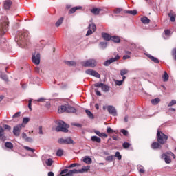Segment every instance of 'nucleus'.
I'll return each mask as SVG.
<instances>
[{
	"instance_id": "f257e3e1",
	"label": "nucleus",
	"mask_w": 176,
	"mask_h": 176,
	"mask_svg": "<svg viewBox=\"0 0 176 176\" xmlns=\"http://www.w3.org/2000/svg\"><path fill=\"white\" fill-rule=\"evenodd\" d=\"M8 28H9L8 17L2 16L0 20V38L2 35H5V33L8 31Z\"/></svg>"
},
{
	"instance_id": "f03ea898",
	"label": "nucleus",
	"mask_w": 176,
	"mask_h": 176,
	"mask_svg": "<svg viewBox=\"0 0 176 176\" xmlns=\"http://www.w3.org/2000/svg\"><path fill=\"white\" fill-rule=\"evenodd\" d=\"M25 41H28V32H19L18 35L15 38V41L16 42V43H20L21 45H22V43H24Z\"/></svg>"
},
{
	"instance_id": "7ed1b4c3",
	"label": "nucleus",
	"mask_w": 176,
	"mask_h": 176,
	"mask_svg": "<svg viewBox=\"0 0 176 176\" xmlns=\"http://www.w3.org/2000/svg\"><path fill=\"white\" fill-rule=\"evenodd\" d=\"M68 129H69V125L65 124L63 121H59L58 122V126L56 128V131H62L63 133H68Z\"/></svg>"
},
{
	"instance_id": "20e7f679",
	"label": "nucleus",
	"mask_w": 176,
	"mask_h": 176,
	"mask_svg": "<svg viewBox=\"0 0 176 176\" xmlns=\"http://www.w3.org/2000/svg\"><path fill=\"white\" fill-rule=\"evenodd\" d=\"M157 142L161 144V145L166 144V142H167V140H168V136H167L162 132H160V131H157Z\"/></svg>"
},
{
	"instance_id": "39448f33",
	"label": "nucleus",
	"mask_w": 176,
	"mask_h": 176,
	"mask_svg": "<svg viewBox=\"0 0 176 176\" xmlns=\"http://www.w3.org/2000/svg\"><path fill=\"white\" fill-rule=\"evenodd\" d=\"M170 156H172L173 159H175V155L171 151L162 154V159L164 160L165 163H166L167 164H170V163H171Z\"/></svg>"
},
{
	"instance_id": "423d86ee",
	"label": "nucleus",
	"mask_w": 176,
	"mask_h": 176,
	"mask_svg": "<svg viewBox=\"0 0 176 176\" xmlns=\"http://www.w3.org/2000/svg\"><path fill=\"white\" fill-rule=\"evenodd\" d=\"M82 67H89L90 68H94L97 66V60L96 59H89L82 62Z\"/></svg>"
},
{
	"instance_id": "0eeeda50",
	"label": "nucleus",
	"mask_w": 176,
	"mask_h": 176,
	"mask_svg": "<svg viewBox=\"0 0 176 176\" xmlns=\"http://www.w3.org/2000/svg\"><path fill=\"white\" fill-rule=\"evenodd\" d=\"M89 170H90V166H84L82 167V169L70 170L69 173V175H71V174H83V173H87Z\"/></svg>"
},
{
	"instance_id": "6e6552de",
	"label": "nucleus",
	"mask_w": 176,
	"mask_h": 176,
	"mask_svg": "<svg viewBox=\"0 0 176 176\" xmlns=\"http://www.w3.org/2000/svg\"><path fill=\"white\" fill-rule=\"evenodd\" d=\"M32 61L35 65H39L41 64V54L34 52L32 56Z\"/></svg>"
},
{
	"instance_id": "1a4fd4ad",
	"label": "nucleus",
	"mask_w": 176,
	"mask_h": 176,
	"mask_svg": "<svg viewBox=\"0 0 176 176\" xmlns=\"http://www.w3.org/2000/svg\"><path fill=\"white\" fill-rule=\"evenodd\" d=\"M24 127V124H19L14 126L13 128V134L16 137H19L20 135V132L21 131V129Z\"/></svg>"
},
{
	"instance_id": "9d476101",
	"label": "nucleus",
	"mask_w": 176,
	"mask_h": 176,
	"mask_svg": "<svg viewBox=\"0 0 176 176\" xmlns=\"http://www.w3.org/2000/svg\"><path fill=\"white\" fill-rule=\"evenodd\" d=\"M96 30L97 27L96 26V24H94V23H89L88 25V31L87 32L86 36H89V35H92L93 31L94 32H96Z\"/></svg>"
},
{
	"instance_id": "9b49d317",
	"label": "nucleus",
	"mask_w": 176,
	"mask_h": 176,
	"mask_svg": "<svg viewBox=\"0 0 176 176\" xmlns=\"http://www.w3.org/2000/svg\"><path fill=\"white\" fill-rule=\"evenodd\" d=\"M58 144H67L69 145L70 144H74V140L71 138H60L58 140Z\"/></svg>"
},
{
	"instance_id": "f8f14e48",
	"label": "nucleus",
	"mask_w": 176,
	"mask_h": 176,
	"mask_svg": "<svg viewBox=\"0 0 176 176\" xmlns=\"http://www.w3.org/2000/svg\"><path fill=\"white\" fill-rule=\"evenodd\" d=\"M85 74L87 75H91V76H94L95 78H101V76L98 74V72H97V71L93 70L91 69H87L85 71Z\"/></svg>"
},
{
	"instance_id": "ddd939ff",
	"label": "nucleus",
	"mask_w": 176,
	"mask_h": 176,
	"mask_svg": "<svg viewBox=\"0 0 176 176\" xmlns=\"http://www.w3.org/2000/svg\"><path fill=\"white\" fill-rule=\"evenodd\" d=\"M120 58V56L119 55H116L115 58H111L106 61L104 62V67H108L112 64V63H115L116 61H118Z\"/></svg>"
},
{
	"instance_id": "4468645a",
	"label": "nucleus",
	"mask_w": 176,
	"mask_h": 176,
	"mask_svg": "<svg viewBox=\"0 0 176 176\" xmlns=\"http://www.w3.org/2000/svg\"><path fill=\"white\" fill-rule=\"evenodd\" d=\"M107 111L110 115H112L113 116H118V111H116V108L112 105L107 106Z\"/></svg>"
},
{
	"instance_id": "2eb2a0df",
	"label": "nucleus",
	"mask_w": 176,
	"mask_h": 176,
	"mask_svg": "<svg viewBox=\"0 0 176 176\" xmlns=\"http://www.w3.org/2000/svg\"><path fill=\"white\" fill-rule=\"evenodd\" d=\"M66 112L67 113H75V112H76V109L69 104H67Z\"/></svg>"
},
{
	"instance_id": "dca6fc26",
	"label": "nucleus",
	"mask_w": 176,
	"mask_h": 176,
	"mask_svg": "<svg viewBox=\"0 0 176 176\" xmlns=\"http://www.w3.org/2000/svg\"><path fill=\"white\" fill-rule=\"evenodd\" d=\"M168 17H170V21L172 23H174L175 21V17H176V14L174 11L171 10L168 14Z\"/></svg>"
},
{
	"instance_id": "f3484780",
	"label": "nucleus",
	"mask_w": 176,
	"mask_h": 176,
	"mask_svg": "<svg viewBox=\"0 0 176 176\" xmlns=\"http://www.w3.org/2000/svg\"><path fill=\"white\" fill-rule=\"evenodd\" d=\"M162 36L165 39H168L169 37L171 36V31H170V30H165L162 34Z\"/></svg>"
},
{
	"instance_id": "a211bd4d",
	"label": "nucleus",
	"mask_w": 176,
	"mask_h": 176,
	"mask_svg": "<svg viewBox=\"0 0 176 176\" xmlns=\"http://www.w3.org/2000/svg\"><path fill=\"white\" fill-rule=\"evenodd\" d=\"M4 134L5 131L3 130V128L0 126V140H1V141H5L6 140V137H5Z\"/></svg>"
},
{
	"instance_id": "6ab92c4d",
	"label": "nucleus",
	"mask_w": 176,
	"mask_h": 176,
	"mask_svg": "<svg viewBox=\"0 0 176 176\" xmlns=\"http://www.w3.org/2000/svg\"><path fill=\"white\" fill-rule=\"evenodd\" d=\"M82 162L86 163V164H91V163H93V160L89 156H85L82 157Z\"/></svg>"
},
{
	"instance_id": "aec40b11",
	"label": "nucleus",
	"mask_w": 176,
	"mask_h": 176,
	"mask_svg": "<svg viewBox=\"0 0 176 176\" xmlns=\"http://www.w3.org/2000/svg\"><path fill=\"white\" fill-rule=\"evenodd\" d=\"M58 113H63L64 112H67V104L61 105L58 107Z\"/></svg>"
},
{
	"instance_id": "412c9836",
	"label": "nucleus",
	"mask_w": 176,
	"mask_h": 176,
	"mask_svg": "<svg viewBox=\"0 0 176 176\" xmlns=\"http://www.w3.org/2000/svg\"><path fill=\"white\" fill-rule=\"evenodd\" d=\"M160 142H154L151 144V148L152 149H160V148H162V145Z\"/></svg>"
},
{
	"instance_id": "4be33fe9",
	"label": "nucleus",
	"mask_w": 176,
	"mask_h": 176,
	"mask_svg": "<svg viewBox=\"0 0 176 176\" xmlns=\"http://www.w3.org/2000/svg\"><path fill=\"white\" fill-rule=\"evenodd\" d=\"M102 38H103L104 41H111L112 36L108 33H102Z\"/></svg>"
},
{
	"instance_id": "5701e85b",
	"label": "nucleus",
	"mask_w": 176,
	"mask_h": 176,
	"mask_svg": "<svg viewBox=\"0 0 176 176\" xmlns=\"http://www.w3.org/2000/svg\"><path fill=\"white\" fill-rule=\"evenodd\" d=\"M146 56L150 58V60H151V61H153V63H155V64H159V59H157V58L154 57L153 56L147 54Z\"/></svg>"
},
{
	"instance_id": "b1692460",
	"label": "nucleus",
	"mask_w": 176,
	"mask_h": 176,
	"mask_svg": "<svg viewBox=\"0 0 176 176\" xmlns=\"http://www.w3.org/2000/svg\"><path fill=\"white\" fill-rule=\"evenodd\" d=\"M12 6V1L10 0H7L4 2V8L6 10L10 9V7Z\"/></svg>"
},
{
	"instance_id": "393cba45",
	"label": "nucleus",
	"mask_w": 176,
	"mask_h": 176,
	"mask_svg": "<svg viewBox=\"0 0 176 176\" xmlns=\"http://www.w3.org/2000/svg\"><path fill=\"white\" fill-rule=\"evenodd\" d=\"M140 20L143 24H149L151 23V20L146 16L142 17Z\"/></svg>"
},
{
	"instance_id": "a878e982",
	"label": "nucleus",
	"mask_w": 176,
	"mask_h": 176,
	"mask_svg": "<svg viewBox=\"0 0 176 176\" xmlns=\"http://www.w3.org/2000/svg\"><path fill=\"white\" fill-rule=\"evenodd\" d=\"M91 140L93 142H98V144H100V142H101V138L97 137V136H92L91 138Z\"/></svg>"
},
{
	"instance_id": "bb28decb",
	"label": "nucleus",
	"mask_w": 176,
	"mask_h": 176,
	"mask_svg": "<svg viewBox=\"0 0 176 176\" xmlns=\"http://www.w3.org/2000/svg\"><path fill=\"white\" fill-rule=\"evenodd\" d=\"M65 64L69 65V67H75V65H76V62L73 60H66Z\"/></svg>"
},
{
	"instance_id": "cd10ccee",
	"label": "nucleus",
	"mask_w": 176,
	"mask_h": 176,
	"mask_svg": "<svg viewBox=\"0 0 176 176\" xmlns=\"http://www.w3.org/2000/svg\"><path fill=\"white\" fill-rule=\"evenodd\" d=\"M160 102V98H159L152 99L151 101V102L153 105H157Z\"/></svg>"
},
{
	"instance_id": "c85d7f7f",
	"label": "nucleus",
	"mask_w": 176,
	"mask_h": 176,
	"mask_svg": "<svg viewBox=\"0 0 176 176\" xmlns=\"http://www.w3.org/2000/svg\"><path fill=\"white\" fill-rule=\"evenodd\" d=\"M63 21H64V17H60L55 23L56 27H60L63 24Z\"/></svg>"
},
{
	"instance_id": "c756f323",
	"label": "nucleus",
	"mask_w": 176,
	"mask_h": 176,
	"mask_svg": "<svg viewBox=\"0 0 176 176\" xmlns=\"http://www.w3.org/2000/svg\"><path fill=\"white\" fill-rule=\"evenodd\" d=\"M168 74H167V72H164V75L162 76V79L164 82H167L168 80Z\"/></svg>"
},
{
	"instance_id": "7c9ffc66",
	"label": "nucleus",
	"mask_w": 176,
	"mask_h": 176,
	"mask_svg": "<svg viewBox=\"0 0 176 176\" xmlns=\"http://www.w3.org/2000/svg\"><path fill=\"white\" fill-rule=\"evenodd\" d=\"M111 41L116 42V43H119V42H120V38L118 36H111Z\"/></svg>"
},
{
	"instance_id": "2f4dec72",
	"label": "nucleus",
	"mask_w": 176,
	"mask_h": 176,
	"mask_svg": "<svg viewBox=\"0 0 176 176\" xmlns=\"http://www.w3.org/2000/svg\"><path fill=\"white\" fill-rule=\"evenodd\" d=\"M85 112L88 118H89V119H94V115H93V113H91V111H90V110H85Z\"/></svg>"
},
{
	"instance_id": "473e14b6",
	"label": "nucleus",
	"mask_w": 176,
	"mask_h": 176,
	"mask_svg": "<svg viewBox=\"0 0 176 176\" xmlns=\"http://www.w3.org/2000/svg\"><path fill=\"white\" fill-rule=\"evenodd\" d=\"M125 13H127L128 14H131L132 16H135L137 14L138 12L137 10H126Z\"/></svg>"
},
{
	"instance_id": "72a5a7b5",
	"label": "nucleus",
	"mask_w": 176,
	"mask_h": 176,
	"mask_svg": "<svg viewBox=\"0 0 176 176\" xmlns=\"http://www.w3.org/2000/svg\"><path fill=\"white\" fill-rule=\"evenodd\" d=\"M91 13H93L94 14L98 15L100 14V12H101V10L98 9V8H93L91 10Z\"/></svg>"
},
{
	"instance_id": "f704fd0d",
	"label": "nucleus",
	"mask_w": 176,
	"mask_h": 176,
	"mask_svg": "<svg viewBox=\"0 0 176 176\" xmlns=\"http://www.w3.org/2000/svg\"><path fill=\"white\" fill-rule=\"evenodd\" d=\"M81 8H82V7H74V8H72L69 10V13L70 14H72V13L76 12V10H78V9H81Z\"/></svg>"
},
{
	"instance_id": "c9c22d12",
	"label": "nucleus",
	"mask_w": 176,
	"mask_h": 176,
	"mask_svg": "<svg viewBox=\"0 0 176 176\" xmlns=\"http://www.w3.org/2000/svg\"><path fill=\"white\" fill-rule=\"evenodd\" d=\"M102 90L105 93H107V91H109V86L103 84V85L102 86Z\"/></svg>"
},
{
	"instance_id": "e433bc0d",
	"label": "nucleus",
	"mask_w": 176,
	"mask_h": 176,
	"mask_svg": "<svg viewBox=\"0 0 176 176\" xmlns=\"http://www.w3.org/2000/svg\"><path fill=\"white\" fill-rule=\"evenodd\" d=\"M100 49H107V42H100L99 44Z\"/></svg>"
},
{
	"instance_id": "4c0bfd02",
	"label": "nucleus",
	"mask_w": 176,
	"mask_h": 176,
	"mask_svg": "<svg viewBox=\"0 0 176 176\" xmlns=\"http://www.w3.org/2000/svg\"><path fill=\"white\" fill-rule=\"evenodd\" d=\"M5 146L8 149H13V144H12V142H6Z\"/></svg>"
},
{
	"instance_id": "58836bf2",
	"label": "nucleus",
	"mask_w": 176,
	"mask_h": 176,
	"mask_svg": "<svg viewBox=\"0 0 176 176\" xmlns=\"http://www.w3.org/2000/svg\"><path fill=\"white\" fill-rule=\"evenodd\" d=\"M63 155H64V150L58 149L56 152V156L61 157Z\"/></svg>"
},
{
	"instance_id": "ea45409f",
	"label": "nucleus",
	"mask_w": 176,
	"mask_h": 176,
	"mask_svg": "<svg viewBox=\"0 0 176 176\" xmlns=\"http://www.w3.org/2000/svg\"><path fill=\"white\" fill-rule=\"evenodd\" d=\"M138 170H139V172H140L142 174H144V173H145V170H144V166L141 165H138Z\"/></svg>"
},
{
	"instance_id": "a19ab883",
	"label": "nucleus",
	"mask_w": 176,
	"mask_h": 176,
	"mask_svg": "<svg viewBox=\"0 0 176 176\" xmlns=\"http://www.w3.org/2000/svg\"><path fill=\"white\" fill-rule=\"evenodd\" d=\"M28 122H30V118L28 117H25L23 119V123L22 124H23V126H25V124H27V123H28Z\"/></svg>"
},
{
	"instance_id": "79ce46f5",
	"label": "nucleus",
	"mask_w": 176,
	"mask_h": 176,
	"mask_svg": "<svg viewBox=\"0 0 176 176\" xmlns=\"http://www.w3.org/2000/svg\"><path fill=\"white\" fill-rule=\"evenodd\" d=\"M115 157L118 158V160H122V155H120V153L119 151H117L116 153Z\"/></svg>"
},
{
	"instance_id": "37998d69",
	"label": "nucleus",
	"mask_w": 176,
	"mask_h": 176,
	"mask_svg": "<svg viewBox=\"0 0 176 176\" xmlns=\"http://www.w3.org/2000/svg\"><path fill=\"white\" fill-rule=\"evenodd\" d=\"M129 72V70L127 69H124L120 71V75L121 76H124V75H126Z\"/></svg>"
},
{
	"instance_id": "c03bdc74",
	"label": "nucleus",
	"mask_w": 176,
	"mask_h": 176,
	"mask_svg": "<svg viewBox=\"0 0 176 176\" xmlns=\"http://www.w3.org/2000/svg\"><path fill=\"white\" fill-rule=\"evenodd\" d=\"M122 146H123V148H124V149H129V148H130V143H129V142H124V143L122 144Z\"/></svg>"
},
{
	"instance_id": "a18cd8bd",
	"label": "nucleus",
	"mask_w": 176,
	"mask_h": 176,
	"mask_svg": "<svg viewBox=\"0 0 176 176\" xmlns=\"http://www.w3.org/2000/svg\"><path fill=\"white\" fill-rule=\"evenodd\" d=\"M1 78L3 79V80H5V82H8V80H9V78H8V76L6 74H1Z\"/></svg>"
},
{
	"instance_id": "49530a36",
	"label": "nucleus",
	"mask_w": 176,
	"mask_h": 176,
	"mask_svg": "<svg viewBox=\"0 0 176 176\" xmlns=\"http://www.w3.org/2000/svg\"><path fill=\"white\" fill-rule=\"evenodd\" d=\"M24 149H25L26 151H30V152H32V153H34L35 152V149L34 148H31L29 146H25Z\"/></svg>"
},
{
	"instance_id": "de8ad7c7",
	"label": "nucleus",
	"mask_w": 176,
	"mask_h": 176,
	"mask_svg": "<svg viewBox=\"0 0 176 176\" xmlns=\"http://www.w3.org/2000/svg\"><path fill=\"white\" fill-rule=\"evenodd\" d=\"M107 133H108L109 134H113V133H115V131L111 129V127H107Z\"/></svg>"
},
{
	"instance_id": "09e8293b",
	"label": "nucleus",
	"mask_w": 176,
	"mask_h": 176,
	"mask_svg": "<svg viewBox=\"0 0 176 176\" xmlns=\"http://www.w3.org/2000/svg\"><path fill=\"white\" fill-rule=\"evenodd\" d=\"M115 83L117 85V86H122V85H123V80H115Z\"/></svg>"
},
{
	"instance_id": "8fccbe9b",
	"label": "nucleus",
	"mask_w": 176,
	"mask_h": 176,
	"mask_svg": "<svg viewBox=\"0 0 176 176\" xmlns=\"http://www.w3.org/2000/svg\"><path fill=\"white\" fill-rule=\"evenodd\" d=\"M47 166H52L53 164V160L52 159H48L46 161Z\"/></svg>"
},
{
	"instance_id": "3c124183",
	"label": "nucleus",
	"mask_w": 176,
	"mask_h": 176,
	"mask_svg": "<svg viewBox=\"0 0 176 176\" xmlns=\"http://www.w3.org/2000/svg\"><path fill=\"white\" fill-rule=\"evenodd\" d=\"M105 160L107 162H112V160H113V155L107 156Z\"/></svg>"
},
{
	"instance_id": "603ef678",
	"label": "nucleus",
	"mask_w": 176,
	"mask_h": 176,
	"mask_svg": "<svg viewBox=\"0 0 176 176\" xmlns=\"http://www.w3.org/2000/svg\"><path fill=\"white\" fill-rule=\"evenodd\" d=\"M94 86H95V87H102V86H104V83H102V82H100V83L97 82V83L94 84Z\"/></svg>"
},
{
	"instance_id": "864d4df0",
	"label": "nucleus",
	"mask_w": 176,
	"mask_h": 176,
	"mask_svg": "<svg viewBox=\"0 0 176 176\" xmlns=\"http://www.w3.org/2000/svg\"><path fill=\"white\" fill-rule=\"evenodd\" d=\"M176 104V100H173L170 103L168 104V107H173V105H175Z\"/></svg>"
},
{
	"instance_id": "5fc2aeb1",
	"label": "nucleus",
	"mask_w": 176,
	"mask_h": 176,
	"mask_svg": "<svg viewBox=\"0 0 176 176\" xmlns=\"http://www.w3.org/2000/svg\"><path fill=\"white\" fill-rule=\"evenodd\" d=\"M20 115H21V112H20V111L16 112V113L12 116V118H20Z\"/></svg>"
},
{
	"instance_id": "6e6d98bb",
	"label": "nucleus",
	"mask_w": 176,
	"mask_h": 176,
	"mask_svg": "<svg viewBox=\"0 0 176 176\" xmlns=\"http://www.w3.org/2000/svg\"><path fill=\"white\" fill-rule=\"evenodd\" d=\"M121 133L124 135H127L129 134V132L127 131V130L126 129H122L121 130Z\"/></svg>"
},
{
	"instance_id": "4d7b16f0",
	"label": "nucleus",
	"mask_w": 176,
	"mask_h": 176,
	"mask_svg": "<svg viewBox=\"0 0 176 176\" xmlns=\"http://www.w3.org/2000/svg\"><path fill=\"white\" fill-rule=\"evenodd\" d=\"M4 129H5V130H8L9 131H10V130H12V127H10V126H9L8 124L4 125Z\"/></svg>"
},
{
	"instance_id": "13d9d810",
	"label": "nucleus",
	"mask_w": 176,
	"mask_h": 176,
	"mask_svg": "<svg viewBox=\"0 0 176 176\" xmlns=\"http://www.w3.org/2000/svg\"><path fill=\"white\" fill-rule=\"evenodd\" d=\"M67 173H68V169H64V170H63L60 172V175H64V174H67Z\"/></svg>"
},
{
	"instance_id": "bf43d9fd",
	"label": "nucleus",
	"mask_w": 176,
	"mask_h": 176,
	"mask_svg": "<svg viewBox=\"0 0 176 176\" xmlns=\"http://www.w3.org/2000/svg\"><path fill=\"white\" fill-rule=\"evenodd\" d=\"M78 165V164L76 163H74V164H71L69 166H68V168H72L74 167H76Z\"/></svg>"
},
{
	"instance_id": "052dcab7",
	"label": "nucleus",
	"mask_w": 176,
	"mask_h": 176,
	"mask_svg": "<svg viewBox=\"0 0 176 176\" xmlns=\"http://www.w3.org/2000/svg\"><path fill=\"white\" fill-rule=\"evenodd\" d=\"M32 102V99H30L29 100V103H28V108L30 111H32V108L31 107V103Z\"/></svg>"
},
{
	"instance_id": "680f3d73",
	"label": "nucleus",
	"mask_w": 176,
	"mask_h": 176,
	"mask_svg": "<svg viewBox=\"0 0 176 176\" xmlns=\"http://www.w3.org/2000/svg\"><path fill=\"white\" fill-rule=\"evenodd\" d=\"M173 56L175 60H176V48L173 49Z\"/></svg>"
},
{
	"instance_id": "e2e57ef3",
	"label": "nucleus",
	"mask_w": 176,
	"mask_h": 176,
	"mask_svg": "<svg viewBox=\"0 0 176 176\" xmlns=\"http://www.w3.org/2000/svg\"><path fill=\"white\" fill-rule=\"evenodd\" d=\"M38 134H41V135H43V131H42V126H39L38 128Z\"/></svg>"
},
{
	"instance_id": "0e129e2a",
	"label": "nucleus",
	"mask_w": 176,
	"mask_h": 176,
	"mask_svg": "<svg viewBox=\"0 0 176 176\" xmlns=\"http://www.w3.org/2000/svg\"><path fill=\"white\" fill-rule=\"evenodd\" d=\"M99 137H104V138H107L108 137V135H107L105 133H101L100 136Z\"/></svg>"
},
{
	"instance_id": "69168bd1",
	"label": "nucleus",
	"mask_w": 176,
	"mask_h": 176,
	"mask_svg": "<svg viewBox=\"0 0 176 176\" xmlns=\"http://www.w3.org/2000/svg\"><path fill=\"white\" fill-rule=\"evenodd\" d=\"M123 60H127L130 58V55H124L122 57Z\"/></svg>"
},
{
	"instance_id": "338daca9",
	"label": "nucleus",
	"mask_w": 176,
	"mask_h": 176,
	"mask_svg": "<svg viewBox=\"0 0 176 176\" xmlns=\"http://www.w3.org/2000/svg\"><path fill=\"white\" fill-rule=\"evenodd\" d=\"M95 93H96V96H101V92H100V91H98V89H95Z\"/></svg>"
},
{
	"instance_id": "774afa93",
	"label": "nucleus",
	"mask_w": 176,
	"mask_h": 176,
	"mask_svg": "<svg viewBox=\"0 0 176 176\" xmlns=\"http://www.w3.org/2000/svg\"><path fill=\"white\" fill-rule=\"evenodd\" d=\"M95 134H96V135H98V137H100L101 135V133L99 131H94Z\"/></svg>"
}]
</instances>
